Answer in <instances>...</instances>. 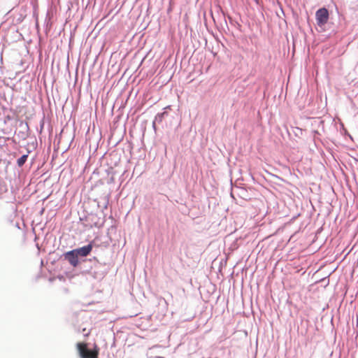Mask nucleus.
I'll list each match as a JSON object with an SVG mask.
<instances>
[{"label":"nucleus","instance_id":"nucleus-2","mask_svg":"<svg viewBox=\"0 0 358 358\" xmlns=\"http://www.w3.org/2000/svg\"><path fill=\"white\" fill-rule=\"evenodd\" d=\"M315 17L317 23L319 26L325 24L329 20L328 10L325 8H320L317 10Z\"/></svg>","mask_w":358,"mask_h":358},{"label":"nucleus","instance_id":"nucleus-4","mask_svg":"<svg viewBox=\"0 0 358 358\" xmlns=\"http://www.w3.org/2000/svg\"><path fill=\"white\" fill-rule=\"evenodd\" d=\"M92 250V245L89 244L87 245L83 246L82 248H78V249H76L73 250L76 252L78 256L86 257L91 252Z\"/></svg>","mask_w":358,"mask_h":358},{"label":"nucleus","instance_id":"nucleus-1","mask_svg":"<svg viewBox=\"0 0 358 358\" xmlns=\"http://www.w3.org/2000/svg\"><path fill=\"white\" fill-rule=\"evenodd\" d=\"M77 348L81 358H98L99 349L96 347L93 350H90L87 348V344L78 343Z\"/></svg>","mask_w":358,"mask_h":358},{"label":"nucleus","instance_id":"nucleus-3","mask_svg":"<svg viewBox=\"0 0 358 358\" xmlns=\"http://www.w3.org/2000/svg\"><path fill=\"white\" fill-rule=\"evenodd\" d=\"M76 252L73 250L64 254V257L69 261L71 265L76 267L78 264V258Z\"/></svg>","mask_w":358,"mask_h":358},{"label":"nucleus","instance_id":"nucleus-5","mask_svg":"<svg viewBox=\"0 0 358 358\" xmlns=\"http://www.w3.org/2000/svg\"><path fill=\"white\" fill-rule=\"evenodd\" d=\"M28 158V155H23L20 158L17 160V164L19 167H22L26 162Z\"/></svg>","mask_w":358,"mask_h":358}]
</instances>
